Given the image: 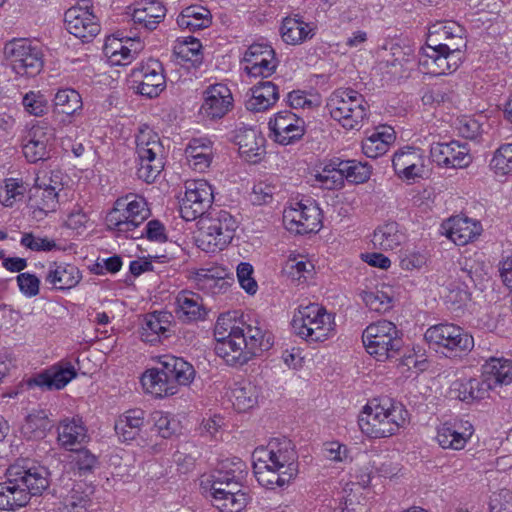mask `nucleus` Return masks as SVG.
<instances>
[{"label":"nucleus","mask_w":512,"mask_h":512,"mask_svg":"<svg viewBox=\"0 0 512 512\" xmlns=\"http://www.w3.org/2000/svg\"><path fill=\"white\" fill-rule=\"evenodd\" d=\"M489 168L496 176H507L512 173V143L503 144L496 149L489 162Z\"/></svg>","instance_id":"55"},{"label":"nucleus","mask_w":512,"mask_h":512,"mask_svg":"<svg viewBox=\"0 0 512 512\" xmlns=\"http://www.w3.org/2000/svg\"><path fill=\"white\" fill-rule=\"evenodd\" d=\"M278 99V87L271 81H263L250 89L245 107L251 112H263L274 106Z\"/></svg>","instance_id":"35"},{"label":"nucleus","mask_w":512,"mask_h":512,"mask_svg":"<svg viewBox=\"0 0 512 512\" xmlns=\"http://www.w3.org/2000/svg\"><path fill=\"white\" fill-rule=\"evenodd\" d=\"M233 95L226 84L210 85L203 92V103L200 114L209 120L223 118L233 108Z\"/></svg>","instance_id":"20"},{"label":"nucleus","mask_w":512,"mask_h":512,"mask_svg":"<svg viewBox=\"0 0 512 512\" xmlns=\"http://www.w3.org/2000/svg\"><path fill=\"white\" fill-rule=\"evenodd\" d=\"M483 376L490 389L512 383V360L504 357H490L482 366Z\"/></svg>","instance_id":"34"},{"label":"nucleus","mask_w":512,"mask_h":512,"mask_svg":"<svg viewBox=\"0 0 512 512\" xmlns=\"http://www.w3.org/2000/svg\"><path fill=\"white\" fill-rule=\"evenodd\" d=\"M143 48L144 44L140 38L110 36L106 39L103 50L111 65H128Z\"/></svg>","instance_id":"27"},{"label":"nucleus","mask_w":512,"mask_h":512,"mask_svg":"<svg viewBox=\"0 0 512 512\" xmlns=\"http://www.w3.org/2000/svg\"><path fill=\"white\" fill-rule=\"evenodd\" d=\"M406 241V234L396 222H387L378 226L372 238V243L380 250L390 251L398 248Z\"/></svg>","instance_id":"40"},{"label":"nucleus","mask_w":512,"mask_h":512,"mask_svg":"<svg viewBox=\"0 0 512 512\" xmlns=\"http://www.w3.org/2000/svg\"><path fill=\"white\" fill-rule=\"evenodd\" d=\"M473 433L474 428L469 421L454 419L436 428L435 440L443 449L459 451L465 448Z\"/></svg>","instance_id":"23"},{"label":"nucleus","mask_w":512,"mask_h":512,"mask_svg":"<svg viewBox=\"0 0 512 512\" xmlns=\"http://www.w3.org/2000/svg\"><path fill=\"white\" fill-rule=\"evenodd\" d=\"M281 37L287 44H300L311 38L314 27L304 22L300 17H286L281 25Z\"/></svg>","instance_id":"48"},{"label":"nucleus","mask_w":512,"mask_h":512,"mask_svg":"<svg viewBox=\"0 0 512 512\" xmlns=\"http://www.w3.org/2000/svg\"><path fill=\"white\" fill-rule=\"evenodd\" d=\"M216 494V499L212 500L213 505L221 512H241L250 500L247 488L242 484L235 490H227V492L216 488Z\"/></svg>","instance_id":"42"},{"label":"nucleus","mask_w":512,"mask_h":512,"mask_svg":"<svg viewBox=\"0 0 512 512\" xmlns=\"http://www.w3.org/2000/svg\"><path fill=\"white\" fill-rule=\"evenodd\" d=\"M243 467L244 464L239 459L236 461L224 460L216 470L202 480V484L209 487L212 500L216 499V488L227 492V490H235L237 486L241 485Z\"/></svg>","instance_id":"22"},{"label":"nucleus","mask_w":512,"mask_h":512,"mask_svg":"<svg viewBox=\"0 0 512 512\" xmlns=\"http://www.w3.org/2000/svg\"><path fill=\"white\" fill-rule=\"evenodd\" d=\"M171 314L164 311H155L145 316L142 328L141 339L144 342L155 344L160 341L170 326Z\"/></svg>","instance_id":"43"},{"label":"nucleus","mask_w":512,"mask_h":512,"mask_svg":"<svg viewBox=\"0 0 512 512\" xmlns=\"http://www.w3.org/2000/svg\"><path fill=\"white\" fill-rule=\"evenodd\" d=\"M70 463L81 474L91 472L97 465V458L87 449L71 450Z\"/></svg>","instance_id":"60"},{"label":"nucleus","mask_w":512,"mask_h":512,"mask_svg":"<svg viewBox=\"0 0 512 512\" xmlns=\"http://www.w3.org/2000/svg\"><path fill=\"white\" fill-rule=\"evenodd\" d=\"M149 216L150 209L146 200L142 196L128 194L115 201L105 220L109 230L138 238L135 231Z\"/></svg>","instance_id":"6"},{"label":"nucleus","mask_w":512,"mask_h":512,"mask_svg":"<svg viewBox=\"0 0 512 512\" xmlns=\"http://www.w3.org/2000/svg\"><path fill=\"white\" fill-rule=\"evenodd\" d=\"M292 328L296 335L307 342H324L335 331L334 317L318 304L300 306L292 319Z\"/></svg>","instance_id":"8"},{"label":"nucleus","mask_w":512,"mask_h":512,"mask_svg":"<svg viewBox=\"0 0 512 512\" xmlns=\"http://www.w3.org/2000/svg\"><path fill=\"white\" fill-rule=\"evenodd\" d=\"M198 225V247L205 252L216 253L232 241L238 222L231 213L219 210L201 217Z\"/></svg>","instance_id":"7"},{"label":"nucleus","mask_w":512,"mask_h":512,"mask_svg":"<svg viewBox=\"0 0 512 512\" xmlns=\"http://www.w3.org/2000/svg\"><path fill=\"white\" fill-rule=\"evenodd\" d=\"M283 224L295 234L318 232L322 226L321 210L310 200L290 203L283 211Z\"/></svg>","instance_id":"14"},{"label":"nucleus","mask_w":512,"mask_h":512,"mask_svg":"<svg viewBox=\"0 0 512 512\" xmlns=\"http://www.w3.org/2000/svg\"><path fill=\"white\" fill-rule=\"evenodd\" d=\"M331 118L346 130H360L367 122L370 107L365 97L352 88H338L327 98Z\"/></svg>","instance_id":"5"},{"label":"nucleus","mask_w":512,"mask_h":512,"mask_svg":"<svg viewBox=\"0 0 512 512\" xmlns=\"http://www.w3.org/2000/svg\"><path fill=\"white\" fill-rule=\"evenodd\" d=\"M81 278V272L75 265L64 262L49 264L45 275V281L59 290L74 288Z\"/></svg>","instance_id":"33"},{"label":"nucleus","mask_w":512,"mask_h":512,"mask_svg":"<svg viewBox=\"0 0 512 512\" xmlns=\"http://www.w3.org/2000/svg\"><path fill=\"white\" fill-rule=\"evenodd\" d=\"M395 141V132L389 126L378 127L362 141V151L369 158L384 155Z\"/></svg>","instance_id":"38"},{"label":"nucleus","mask_w":512,"mask_h":512,"mask_svg":"<svg viewBox=\"0 0 512 512\" xmlns=\"http://www.w3.org/2000/svg\"><path fill=\"white\" fill-rule=\"evenodd\" d=\"M54 139L53 129L45 125H34L23 144V154L32 163L48 157V147Z\"/></svg>","instance_id":"29"},{"label":"nucleus","mask_w":512,"mask_h":512,"mask_svg":"<svg viewBox=\"0 0 512 512\" xmlns=\"http://www.w3.org/2000/svg\"><path fill=\"white\" fill-rule=\"evenodd\" d=\"M258 483L270 490L288 486L298 474V454L287 438H274L252 454Z\"/></svg>","instance_id":"1"},{"label":"nucleus","mask_w":512,"mask_h":512,"mask_svg":"<svg viewBox=\"0 0 512 512\" xmlns=\"http://www.w3.org/2000/svg\"><path fill=\"white\" fill-rule=\"evenodd\" d=\"M151 420L157 429V432L163 438L171 437L177 430V422L171 418L168 413L154 411L151 414Z\"/></svg>","instance_id":"63"},{"label":"nucleus","mask_w":512,"mask_h":512,"mask_svg":"<svg viewBox=\"0 0 512 512\" xmlns=\"http://www.w3.org/2000/svg\"><path fill=\"white\" fill-rule=\"evenodd\" d=\"M166 15V9L161 2L157 0H141L135 6L132 19L134 23L141 27L153 30L163 20Z\"/></svg>","instance_id":"36"},{"label":"nucleus","mask_w":512,"mask_h":512,"mask_svg":"<svg viewBox=\"0 0 512 512\" xmlns=\"http://www.w3.org/2000/svg\"><path fill=\"white\" fill-rule=\"evenodd\" d=\"M243 332L226 317H219L215 325V353L230 366H242L251 360L245 346Z\"/></svg>","instance_id":"10"},{"label":"nucleus","mask_w":512,"mask_h":512,"mask_svg":"<svg viewBox=\"0 0 512 512\" xmlns=\"http://www.w3.org/2000/svg\"><path fill=\"white\" fill-rule=\"evenodd\" d=\"M316 180L326 189H337L343 186L344 175L338 165L333 168L325 166L323 170L316 175Z\"/></svg>","instance_id":"62"},{"label":"nucleus","mask_w":512,"mask_h":512,"mask_svg":"<svg viewBox=\"0 0 512 512\" xmlns=\"http://www.w3.org/2000/svg\"><path fill=\"white\" fill-rule=\"evenodd\" d=\"M213 198L212 187L206 180L188 181L185 196L180 204L181 217L186 221L204 217V213L210 207Z\"/></svg>","instance_id":"15"},{"label":"nucleus","mask_w":512,"mask_h":512,"mask_svg":"<svg viewBox=\"0 0 512 512\" xmlns=\"http://www.w3.org/2000/svg\"><path fill=\"white\" fill-rule=\"evenodd\" d=\"M338 166L344 178L357 184L366 182L372 173L371 166L368 163L356 160L339 161Z\"/></svg>","instance_id":"56"},{"label":"nucleus","mask_w":512,"mask_h":512,"mask_svg":"<svg viewBox=\"0 0 512 512\" xmlns=\"http://www.w3.org/2000/svg\"><path fill=\"white\" fill-rule=\"evenodd\" d=\"M273 139L282 145H288L304 134V121L290 111H280L269 121Z\"/></svg>","instance_id":"26"},{"label":"nucleus","mask_w":512,"mask_h":512,"mask_svg":"<svg viewBox=\"0 0 512 512\" xmlns=\"http://www.w3.org/2000/svg\"><path fill=\"white\" fill-rule=\"evenodd\" d=\"M39 181V179L37 180ZM63 189V184L58 173H52L49 179L45 177L37 182L31 196V206L37 212L47 215L54 212L59 204V192Z\"/></svg>","instance_id":"24"},{"label":"nucleus","mask_w":512,"mask_h":512,"mask_svg":"<svg viewBox=\"0 0 512 512\" xmlns=\"http://www.w3.org/2000/svg\"><path fill=\"white\" fill-rule=\"evenodd\" d=\"M463 52H452L426 45L421 50L419 64L426 74L434 76L455 72L462 63Z\"/></svg>","instance_id":"17"},{"label":"nucleus","mask_w":512,"mask_h":512,"mask_svg":"<svg viewBox=\"0 0 512 512\" xmlns=\"http://www.w3.org/2000/svg\"><path fill=\"white\" fill-rule=\"evenodd\" d=\"M362 341L366 351L380 362L393 358L401 347L396 325L387 320L368 325L363 331Z\"/></svg>","instance_id":"11"},{"label":"nucleus","mask_w":512,"mask_h":512,"mask_svg":"<svg viewBox=\"0 0 512 512\" xmlns=\"http://www.w3.org/2000/svg\"><path fill=\"white\" fill-rule=\"evenodd\" d=\"M197 287L211 294H218L227 288V282L222 276H216L208 270H200L195 277Z\"/></svg>","instance_id":"58"},{"label":"nucleus","mask_w":512,"mask_h":512,"mask_svg":"<svg viewBox=\"0 0 512 512\" xmlns=\"http://www.w3.org/2000/svg\"><path fill=\"white\" fill-rule=\"evenodd\" d=\"M360 296L371 311L384 313L392 307L391 289L388 287L363 290Z\"/></svg>","instance_id":"52"},{"label":"nucleus","mask_w":512,"mask_h":512,"mask_svg":"<svg viewBox=\"0 0 512 512\" xmlns=\"http://www.w3.org/2000/svg\"><path fill=\"white\" fill-rule=\"evenodd\" d=\"M138 159L137 176L146 183H152L164 168V147L158 134L143 125L135 137Z\"/></svg>","instance_id":"9"},{"label":"nucleus","mask_w":512,"mask_h":512,"mask_svg":"<svg viewBox=\"0 0 512 512\" xmlns=\"http://www.w3.org/2000/svg\"><path fill=\"white\" fill-rule=\"evenodd\" d=\"M77 376L73 366L54 365L44 372L36 375L30 385L38 386L44 390H60Z\"/></svg>","instance_id":"32"},{"label":"nucleus","mask_w":512,"mask_h":512,"mask_svg":"<svg viewBox=\"0 0 512 512\" xmlns=\"http://www.w3.org/2000/svg\"><path fill=\"white\" fill-rule=\"evenodd\" d=\"M133 77L139 82L138 93L149 98L157 97L166 86L162 64L155 59H149L134 69Z\"/></svg>","instance_id":"25"},{"label":"nucleus","mask_w":512,"mask_h":512,"mask_svg":"<svg viewBox=\"0 0 512 512\" xmlns=\"http://www.w3.org/2000/svg\"><path fill=\"white\" fill-rule=\"evenodd\" d=\"M51 428L50 420L43 410L30 413L22 424L21 433L27 439L43 438Z\"/></svg>","instance_id":"50"},{"label":"nucleus","mask_w":512,"mask_h":512,"mask_svg":"<svg viewBox=\"0 0 512 512\" xmlns=\"http://www.w3.org/2000/svg\"><path fill=\"white\" fill-rule=\"evenodd\" d=\"M80 94L71 88L60 89L55 94L54 106L59 113L72 115L82 109Z\"/></svg>","instance_id":"54"},{"label":"nucleus","mask_w":512,"mask_h":512,"mask_svg":"<svg viewBox=\"0 0 512 512\" xmlns=\"http://www.w3.org/2000/svg\"><path fill=\"white\" fill-rule=\"evenodd\" d=\"M235 142L243 159L251 163L259 162L265 154V139L253 128L239 129Z\"/></svg>","instance_id":"31"},{"label":"nucleus","mask_w":512,"mask_h":512,"mask_svg":"<svg viewBox=\"0 0 512 512\" xmlns=\"http://www.w3.org/2000/svg\"><path fill=\"white\" fill-rule=\"evenodd\" d=\"M161 368L145 371L141 384L146 393L155 397H167L178 393V386H188L195 378L194 367L183 358L165 356Z\"/></svg>","instance_id":"4"},{"label":"nucleus","mask_w":512,"mask_h":512,"mask_svg":"<svg viewBox=\"0 0 512 512\" xmlns=\"http://www.w3.org/2000/svg\"><path fill=\"white\" fill-rule=\"evenodd\" d=\"M424 337L429 344L444 349L449 357L466 355L474 348L473 336L452 323L433 325L426 330Z\"/></svg>","instance_id":"12"},{"label":"nucleus","mask_w":512,"mask_h":512,"mask_svg":"<svg viewBox=\"0 0 512 512\" xmlns=\"http://www.w3.org/2000/svg\"><path fill=\"white\" fill-rule=\"evenodd\" d=\"M24 191L25 187L18 179H5L0 184V203L6 207L12 206L23 197Z\"/></svg>","instance_id":"57"},{"label":"nucleus","mask_w":512,"mask_h":512,"mask_svg":"<svg viewBox=\"0 0 512 512\" xmlns=\"http://www.w3.org/2000/svg\"><path fill=\"white\" fill-rule=\"evenodd\" d=\"M22 105L27 113L33 116H43L47 113L48 99L40 91H30L23 96Z\"/></svg>","instance_id":"59"},{"label":"nucleus","mask_w":512,"mask_h":512,"mask_svg":"<svg viewBox=\"0 0 512 512\" xmlns=\"http://www.w3.org/2000/svg\"><path fill=\"white\" fill-rule=\"evenodd\" d=\"M244 70L254 78H268L278 66L275 51L268 44L254 43L248 47L244 57Z\"/></svg>","instance_id":"19"},{"label":"nucleus","mask_w":512,"mask_h":512,"mask_svg":"<svg viewBox=\"0 0 512 512\" xmlns=\"http://www.w3.org/2000/svg\"><path fill=\"white\" fill-rule=\"evenodd\" d=\"M4 54L13 71L20 76L33 77L43 67L41 51L28 40L14 39L6 43Z\"/></svg>","instance_id":"13"},{"label":"nucleus","mask_w":512,"mask_h":512,"mask_svg":"<svg viewBox=\"0 0 512 512\" xmlns=\"http://www.w3.org/2000/svg\"><path fill=\"white\" fill-rule=\"evenodd\" d=\"M90 491L84 483H73L67 494L62 497L58 512H89Z\"/></svg>","instance_id":"45"},{"label":"nucleus","mask_w":512,"mask_h":512,"mask_svg":"<svg viewBox=\"0 0 512 512\" xmlns=\"http://www.w3.org/2000/svg\"><path fill=\"white\" fill-rule=\"evenodd\" d=\"M243 332L245 346L251 359L269 350L273 346V336L270 332L256 325L243 323L239 326Z\"/></svg>","instance_id":"37"},{"label":"nucleus","mask_w":512,"mask_h":512,"mask_svg":"<svg viewBox=\"0 0 512 512\" xmlns=\"http://www.w3.org/2000/svg\"><path fill=\"white\" fill-rule=\"evenodd\" d=\"M67 31L83 41L92 40L99 32L100 25L92 10L87 6H73L64 15Z\"/></svg>","instance_id":"21"},{"label":"nucleus","mask_w":512,"mask_h":512,"mask_svg":"<svg viewBox=\"0 0 512 512\" xmlns=\"http://www.w3.org/2000/svg\"><path fill=\"white\" fill-rule=\"evenodd\" d=\"M464 29L454 21H440L429 27L426 45L445 51L462 52L466 46Z\"/></svg>","instance_id":"18"},{"label":"nucleus","mask_w":512,"mask_h":512,"mask_svg":"<svg viewBox=\"0 0 512 512\" xmlns=\"http://www.w3.org/2000/svg\"><path fill=\"white\" fill-rule=\"evenodd\" d=\"M430 154L437 165L446 168H464L472 160L467 147L457 141L433 144Z\"/></svg>","instance_id":"28"},{"label":"nucleus","mask_w":512,"mask_h":512,"mask_svg":"<svg viewBox=\"0 0 512 512\" xmlns=\"http://www.w3.org/2000/svg\"><path fill=\"white\" fill-rule=\"evenodd\" d=\"M443 229L445 235L459 246L474 241L482 232L480 222L462 216L450 218L443 224Z\"/></svg>","instance_id":"30"},{"label":"nucleus","mask_w":512,"mask_h":512,"mask_svg":"<svg viewBox=\"0 0 512 512\" xmlns=\"http://www.w3.org/2000/svg\"><path fill=\"white\" fill-rule=\"evenodd\" d=\"M176 314L183 321H196L206 315L201 297L191 291H181L175 300Z\"/></svg>","instance_id":"41"},{"label":"nucleus","mask_w":512,"mask_h":512,"mask_svg":"<svg viewBox=\"0 0 512 512\" xmlns=\"http://www.w3.org/2000/svg\"><path fill=\"white\" fill-rule=\"evenodd\" d=\"M284 269L293 280L303 283L307 280L308 275L312 273L313 265L309 261L294 258L287 260Z\"/></svg>","instance_id":"61"},{"label":"nucleus","mask_w":512,"mask_h":512,"mask_svg":"<svg viewBox=\"0 0 512 512\" xmlns=\"http://www.w3.org/2000/svg\"><path fill=\"white\" fill-rule=\"evenodd\" d=\"M201 43L194 37H186L177 40L174 46V54L178 60L184 63L190 62L197 66L202 61Z\"/></svg>","instance_id":"51"},{"label":"nucleus","mask_w":512,"mask_h":512,"mask_svg":"<svg viewBox=\"0 0 512 512\" xmlns=\"http://www.w3.org/2000/svg\"><path fill=\"white\" fill-rule=\"evenodd\" d=\"M454 385L457 397L464 402L484 399L490 390L485 379L483 381L478 379H469L466 381L456 382Z\"/></svg>","instance_id":"53"},{"label":"nucleus","mask_w":512,"mask_h":512,"mask_svg":"<svg viewBox=\"0 0 512 512\" xmlns=\"http://www.w3.org/2000/svg\"><path fill=\"white\" fill-rule=\"evenodd\" d=\"M50 473L40 465H11L0 480V509L14 511L26 506L31 496L41 495L50 485Z\"/></svg>","instance_id":"2"},{"label":"nucleus","mask_w":512,"mask_h":512,"mask_svg":"<svg viewBox=\"0 0 512 512\" xmlns=\"http://www.w3.org/2000/svg\"><path fill=\"white\" fill-rule=\"evenodd\" d=\"M406 416L400 403L387 397L373 398L363 407L358 424L367 437L381 439L395 435L406 424Z\"/></svg>","instance_id":"3"},{"label":"nucleus","mask_w":512,"mask_h":512,"mask_svg":"<svg viewBox=\"0 0 512 512\" xmlns=\"http://www.w3.org/2000/svg\"><path fill=\"white\" fill-rule=\"evenodd\" d=\"M177 24L183 30L197 31L208 28L212 24L210 10L203 6L186 7L177 17Z\"/></svg>","instance_id":"47"},{"label":"nucleus","mask_w":512,"mask_h":512,"mask_svg":"<svg viewBox=\"0 0 512 512\" xmlns=\"http://www.w3.org/2000/svg\"><path fill=\"white\" fill-rule=\"evenodd\" d=\"M258 398V387L247 380L234 383L229 393V400L239 412H245L253 408L258 402Z\"/></svg>","instance_id":"44"},{"label":"nucleus","mask_w":512,"mask_h":512,"mask_svg":"<svg viewBox=\"0 0 512 512\" xmlns=\"http://www.w3.org/2000/svg\"><path fill=\"white\" fill-rule=\"evenodd\" d=\"M145 420V412L135 408L124 412L115 423V431L123 441H131L139 435Z\"/></svg>","instance_id":"46"},{"label":"nucleus","mask_w":512,"mask_h":512,"mask_svg":"<svg viewBox=\"0 0 512 512\" xmlns=\"http://www.w3.org/2000/svg\"><path fill=\"white\" fill-rule=\"evenodd\" d=\"M189 166L198 172H204L211 164L213 157L212 143L206 138L192 139L185 149Z\"/></svg>","instance_id":"39"},{"label":"nucleus","mask_w":512,"mask_h":512,"mask_svg":"<svg viewBox=\"0 0 512 512\" xmlns=\"http://www.w3.org/2000/svg\"><path fill=\"white\" fill-rule=\"evenodd\" d=\"M392 165L402 181L413 184L426 175V157L421 149L405 147L394 153Z\"/></svg>","instance_id":"16"},{"label":"nucleus","mask_w":512,"mask_h":512,"mask_svg":"<svg viewBox=\"0 0 512 512\" xmlns=\"http://www.w3.org/2000/svg\"><path fill=\"white\" fill-rule=\"evenodd\" d=\"M451 100V92L447 87L433 86L425 88L421 101L425 106H436Z\"/></svg>","instance_id":"64"},{"label":"nucleus","mask_w":512,"mask_h":512,"mask_svg":"<svg viewBox=\"0 0 512 512\" xmlns=\"http://www.w3.org/2000/svg\"><path fill=\"white\" fill-rule=\"evenodd\" d=\"M87 439V430L80 419H65L58 428V441L67 450L82 444Z\"/></svg>","instance_id":"49"}]
</instances>
